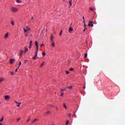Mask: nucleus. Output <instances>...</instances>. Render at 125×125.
<instances>
[{
  "label": "nucleus",
  "instance_id": "50",
  "mask_svg": "<svg viewBox=\"0 0 125 125\" xmlns=\"http://www.w3.org/2000/svg\"><path fill=\"white\" fill-rule=\"evenodd\" d=\"M83 19L84 20V16H83Z\"/></svg>",
  "mask_w": 125,
  "mask_h": 125
},
{
  "label": "nucleus",
  "instance_id": "26",
  "mask_svg": "<svg viewBox=\"0 0 125 125\" xmlns=\"http://www.w3.org/2000/svg\"><path fill=\"white\" fill-rule=\"evenodd\" d=\"M31 121V118H29L28 119L26 120L27 123H29Z\"/></svg>",
  "mask_w": 125,
  "mask_h": 125
},
{
  "label": "nucleus",
  "instance_id": "29",
  "mask_svg": "<svg viewBox=\"0 0 125 125\" xmlns=\"http://www.w3.org/2000/svg\"><path fill=\"white\" fill-rule=\"evenodd\" d=\"M42 56H45V52H43L42 53Z\"/></svg>",
  "mask_w": 125,
  "mask_h": 125
},
{
  "label": "nucleus",
  "instance_id": "3",
  "mask_svg": "<svg viewBox=\"0 0 125 125\" xmlns=\"http://www.w3.org/2000/svg\"><path fill=\"white\" fill-rule=\"evenodd\" d=\"M88 26H89V27H93V22L91 21H90Z\"/></svg>",
  "mask_w": 125,
  "mask_h": 125
},
{
  "label": "nucleus",
  "instance_id": "20",
  "mask_svg": "<svg viewBox=\"0 0 125 125\" xmlns=\"http://www.w3.org/2000/svg\"><path fill=\"white\" fill-rule=\"evenodd\" d=\"M63 106L65 109H67V106H66V103H63Z\"/></svg>",
  "mask_w": 125,
  "mask_h": 125
},
{
  "label": "nucleus",
  "instance_id": "30",
  "mask_svg": "<svg viewBox=\"0 0 125 125\" xmlns=\"http://www.w3.org/2000/svg\"><path fill=\"white\" fill-rule=\"evenodd\" d=\"M69 120H67V121H66V124H65V125H67L68 124H69Z\"/></svg>",
  "mask_w": 125,
  "mask_h": 125
},
{
  "label": "nucleus",
  "instance_id": "11",
  "mask_svg": "<svg viewBox=\"0 0 125 125\" xmlns=\"http://www.w3.org/2000/svg\"><path fill=\"white\" fill-rule=\"evenodd\" d=\"M53 39H54V36H53V35H51V42H53Z\"/></svg>",
  "mask_w": 125,
  "mask_h": 125
},
{
  "label": "nucleus",
  "instance_id": "31",
  "mask_svg": "<svg viewBox=\"0 0 125 125\" xmlns=\"http://www.w3.org/2000/svg\"><path fill=\"white\" fill-rule=\"evenodd\" d=\"M90 11H93V10H94V9H93L92 8H90Z\"/></svg>",
  "mask_w": 125,
  "mask_h": 125
},
{
  "label": "nucleus",
  "instance_id": "25",
  "mask_svg": "<svg viewBox=\"0 0 125 125\" xmlns=\"http://www.w3.org/2000/svg\"><path fill=\"white\" fill-rule=\"evenodd\" d=\"M33 20H34V17H32L31 19V22H32V23H34V21Z\"/></svg>",
  "mask_w": 125,
  "mask_h": 125
},
{
  "label": "nucleus",
  "instance_id": "27",
  "mask_svg": "<svg viewBox=\"0 0 125 125\" xmlns=\"http://www.w3.org/2000/svg\"><path fill=\"white\" fill-rule=\"evenodd\" d=\"M11 22V25H13V26L14 25V21H12Z\"/></svg>",
  "mask_w": 125,
  "mask_h": 125
},
{
  "label": "nucleus",
  "instance_id": "43",
  "mask_svg": "<svg viewBox=\"0 0 125 125\" xmlns=\"http://www.w3.org/2000/svg\"><path fill=\"white\" fill-rule=\"evenodd\" d=\"M69 70H70V71H73V70H74V68H70V69H69Z\"/></svg>",
  "mask_w": 125,
  "mask_h": 125
},
{
  "label": "nucleus",
  "instance_id": "39",
  "mask_svg": "<svg viewBox=\"0 0 125 125\" xmlns=\"http://www.w3.org/2000/svg\"><path fill=\"white\" fill-rule=\"evenodd\" d=\"M84 28H86V24L85 23L84 24Z\"/></svg>",
  "mask_w": 125,
  "mask_h": 125
},
{
  "label": "nucleus",
  "instance_id": "33",
  "mask_svg": "<svg viewBox=\"0 0 125 125\" xmlns=\"http://www.w3.org/2000/svg\"><path fill=\"white\" fill-rule=\"evenodd\" d=\"M44 64V62H43V63L41 64L40 67L42 68V66H43Z\"/></svg>",
  "mask_w": 125,
  "mask_h": 125
},
{
  "label": "nucleus",
  "instance_id": "5",
  "mask_svg": "<svg viewBox=\"0 0 125 125\" xmlns=\"http://www.w3.org/2000/svg\"><path fill=\"white\" fill-rule=\"evenodd\" d=\"M23 53H24V51L23 50H21L19 54L20 57H22V55H23Z\"/></svg>",
  "mask_w": 125,
  "mask_h": 125
},
{
  "label": "nucleus",
  "instance_id": "12",
  "mask_svg": "<svg viewBox=\"0 0 125 125\" xmlns=\"http://www.w3.org/2000/svg\"><path fill=\"white\" fill-rule=\"evenodd\" d=\"M28 48H27V47H25V50H24V51L23 52V53H26V52H27V51H28Z\"/></svg>",
  "mask_w": 125,
  "mask_h": 125
},
{
  "label": "nucleus",
  "instance_id": "32",
  "mask_svg": "<svg viewBox=\"0 0 125 125\" xmlns=\"http://www.w3.org/2000/svg\"><path fill=\"white\" fill-rule=\"evenodd\" d=\"M32 43H33V41H30V45H32Z\"/></svg>",
  "mask_w": 125,
  "mask_h": 125
},
{
  "label": "nucleus",
  "instance_id": "52",
  "mask_svg": "<svg viewBox=\"0 0 125 125\" xmlns=\"http://www.w3.org/2000/svg\"><path fill=\"white\" fill-rule=\"evenodd\" d=\"M85 88V86H84V89Z\"/></svg>",
  "mask_w": 125,
  "mask_h": 125
},
{
  "label": "nucleus",
  "instance_id": "14",
  "mask_svg": "<svg viewBox=\"0 0 125 125\" xmlns=\"http://www.w3.org/2000/svg\"><path fill=\"white\" fill-rule=\"evenodd\" d=\"M37 57H38V55L36 54L35 56L33 58H32V59H33V60H35L36 58H37Z\"/></svg>",
  "mask_w": 125,
  "mask_h": 125
},
{
  "label": "nucleus",
  "instance_id": "46",
  "mask_svg": "<svg viewBox=\"0 0 125 125\" xmlns=\"http://www.w3.org/2000/svg\"><path fill=\"white\" fill-rule=\"evenodd\" d=\"M68 117H71V114L70 113L68 114Z\"/></svg>",
  "mask_w": 125,
  "mask_h": 125
},
{
  "label": "nucleus",
  "instance_id": "1",
  "mask_svg": "<svg viewBox=\"0 0 125 125\" xmlns=\"http://www.w3.org/2000/svg\"><path fill=\"white\" fill-rule=\"evenodd\" d=\"M11 10L13 12H17L18 11V9L17 8H15L14 7H12L11 8Z\"/></svg>",
  "mask_w": 125,
  "mask_h": 125
},
{
  "label": "nucleus",
  "instance_id": "47",
  "mask_svg": "<svg viewBox=\"0 0 125 125\" xmlns=\"http://www.w3.org/2000/svg\"><path fill=\"white\" fill-rule=\"evenodd\" d=\"M17 71H18V67L17 69H16V72H17Z\"/></svg>",
  "mask_w": 125,
  "mask_h": 125
},
{
  "label": "nucleus",
  "instance_id": "37",
  "mask_svg": "<svg viewBox=\"0 0 125 125\" xmlns=\"http://www.w3.org/2000/svg\"><path fill=\"white\" fill-rule=\"evenodd\" d=\"M65 90H66V89H61V91H65Z\"/></svg>",
  "mask_w": 125,
  "mask_h": 125
},
{
  "label": "nucleus",
  "instance_id": "8",
  "mask_svg": "<svg viewBox=\"0 0 125 125\" xmlns=\"http://www.w3.org/2000/svg\"><path fill=\"white\" fill-rule=\"evenodd\" d=\"M15 102L16 104H17V107H20V104H22V103H18L17 101H15Z\"/></svg>",
  "mask_w": 125,
  "mask_h": 125
},
{
  "label": "nucleus",
  "instance_id": "2",
  "mask_svg": "<svg viewBox=\"0 0 125 125\" xmlns=\"http://www.w3.org/2000/svg\"><path fill=\"white\" fill-rule=\"evenodd\" d=\"M23 31L24 33H27L28 32H30V31H31V29H30L28 26H27L26 28H23Z\"/></svg>",
  "mask_w": 125,
  "mask_h": 125
},
{
  "label": "nucleus",
  "instance_id": "40",
  "mask_svg": "<svg viewBox=\"0 0 125 125\" xmlns=\"http://www.w3.org/2000/svg\"><path fill=\"white\" fill-rule=\"evenodd\" d=\"M66 75H68V74H70L69 71H66Z\"/></svg>",
  "mask_w": 125,
  "mask_h": 125
},
{
  "label": "nucleus",
  "instance_id": "41",
  "mask_svg": "<svg viewBox=\"0 0 125 125\" xmlns=\"http://www.w3.org/2000/svg\"><path fill=\"white\" fill-rule=\"evenodd\" d=\"M63 95H64V93H62V94H61V96H63Z\"/></svg>",
  "mask_w": 125,
  "mask_h": 125
},
{
  "label": "nucleus",
  "instance_id": "49",
  "mask_svg": "<svg viewBox=\"0 0 125 125\" xmlns=\"http://www.w3.org/2000/svg\"><path fill=\"white\" fill-rule=\"evenodd\" d=\"M26 37H28V34H25Z\"/></svg>",
  "mask_w": 125,
  "mask_h": 125
},
{
  "label": "nucleus",
  "instance_id": "53",
  "mask_svg": "<svg viewBox=\"0 0 125 125\" xmlns=\"http://www.w3.org/2000/svg\"><path fill=\"white\" fill-rule=\"evenodd\" d=\"M0 104H1V102H0Z\"/></svg>",
  "mask_w": 125,
  "mask_h": 125
},
{
  "label": "nucleus",
  "instance_id": "19",
  "mask_svg": "<svg viewBox=\"0 0 125 125\" xmlns=\"http://www.w3.org/2000/svg\"><path fill=\"white\" fill-rule=\"evenodd\" d=\"M39 51V47L36 48V54L38 55V52Z\"/></svg>",
  "mask_w": 125,
  "mask_h": 125
},
{
  "label": "nucleus",
  "instance_id": "38",
  "mask_svg": "<svg viewBox=\"0 0 125 125\" xmlns=\"http://www.w3.org/2000/svg\"><path fill=\"white\" fill-rule=\"evenodd\" d=\"M84 57L85 58H86V57H87V54H85Z\"/></svg>",
  "mask_w": 125,
  "mask_h": 125
},
{
  "label": "nucleus",
  "instance_id": "13",
  "mask_svg": "<svg viewBox=\"0 0 125 125\" xmlns=\"http://www.w3.org/2000/svg\"><path fill=\"white\" fill-rule=\"evenodd\" d=\"M51 45L52 46H53V47H54L55 46V43H54V42H52Z\"/></svg>",
  "mask_w": 125,
  "mask_h": 125
},
{
  "label": "nucleus",
  "instance_id": "48",
  "mask_svg": "<svg viewBox=\"0 0 125 125\" xmlns=\"http://www.w3.org/2000/svg\"><path fill=\"white\" fill-rule=\"evenodd\" d=\"M50 106L51 107H54V106H53V105H51V104H50Z\"/></svg>",
  "mask_w": 125,
  "mask_h": 125
},
{
  "label": "nucleus",
  "instance_id": "34",
  "mask_svg": "<svg viewBox=\"0 0 125 125\" xmlns=\"http://www.w3.org/2000/svg\"><path fill=\"white\" fill-rule=\"evenodd\" d=\"M41 47H42V46H44V44H42L40 45Z\"/></svg>",
  "mask_w": 125,
  "mask_h": 125
},
{
  "label": "nucleus",
  "instance_id": "21",
  "mask_svg": "<svg viewBox=\"0 0 125 125\" xmlns=\"http://www.w3.org/2000/svg\"><path fill=\"white\" fill-rule=\"evenodd\" d=\"M50 114V111L48 110L45 113V115H49Z\"/></svg>",
  "mask_w": 125,
  "mask_h": 125
},
{
  "label": "nucleus",
  "instance_id": "42",
  "mask_svg": "<svg viewBox=\"0 0 125 125\" xmlns=\"http://www.w3.org/2000/svg\"><path fill=\"white\" fill-rule=\"evenodd\" d=\"M83 24H85V19L83 20Z\"/></svg>",
  "mask_w": 125,
  "mask_h": 125
},
{
  "label": "nucleus",
  "instance_id": "51",
  "mask_svg": "<svg viewBox=\"0 0 125 125\" xmlns=\"http://www.w3.org/2000/svg\"><path fill=\"white\" fill-rule=\"evenodd\" d=\"M0 125H2V124H1V123H0Z\"/></svg>",
  "mask_w": 125,
  "mask_h": 125
},
{
  "label": "nucleus",
  "instance_id": "10",
  "mask_svg": "<svg viewBox=\"0 0 125 125\" xmlns=\"http://www.w3.org/2000/svg\"><path fill=\"white\" fill-rule=\"evenodd\" d=\"M35 46L36 48L39 47V44L38 43V41H35Z\"/></svg>",
  "mask_w": 125,
  "mask_h": 125
},
{
  "label": "nucleus",
  "instance_id": "18",
  "mask_svg": "<svg viewBox=\"0 0 125 125\" xmlns=\"http://www.w3.org/2000/svg\"><path fill=\"white\" fill-rule=\"evenodd\" d=\"M72 31H73V28H72V27H69V33H71V32H72Z\"/></svg>",
  "mask_w": 125,
  "mask_h": 125
},
{
  "label": "nucleus",
  "instance_id": "17",
  "mask_svg": "<svg viewBox=\"0 0 125 125\" xmlns=\"http://www.w3.org/2000/svg\"><path fill=\"white\" fill-rule=\"evenodd\" d=\"M37 121H39V119H35L34 120H33L32 121V124H34V123L36 122H37Z\"/></svg>",
  "mask_w": 125,
  "mask_h": 125
},
{
  "label": "nucleus",
  "instance_id": "22",
  "mask_svg": "<svg viewBox=\"0 0 125 125\" xmlns=\"http://www.w3.org/2000/svg\"><path fill=\"white\" fill-rule=\"evenodd\" d=\"M66 88H68L69 89H72L73 88V86L67 87Z\"/></svg>",
  "mask_w": 125,
  "mask_h": 125
},
{
  "label": "nucleus",
  "instance_id": "6",
  "mask_svg": "<svg viewBox=\"0 0 125 125\" xmlns=\"http://www.w3.org/2000/svg\"><path fill=\"white\" fill-rule=\"evenodd\" d=\"M14 62H15V59H12L10 60V64H13V63H14Z\"/></svg>",
  "mask_w": 125,
  "mask_h": 125
},
{
  "label": "nucleus",
  "instance_id": "35",
  "mask_svg": "<svg viewBox=\"0 0 125 125\" xmlns=\"http://www.w3.org/2000/svg\"><path fill=\"white\" fill-rule=\"evenodd\" d=\"M20 120H21V119L20 118H19L17 119V122H19V121H20Z\"/></svg>",
  "mask_w": 125,
  "mask_h": 125
},
{
  "label": "nucleus",
  "instance_id": "4",
  "mask_svg": "<svg viewBox=\"0 0 125 125\" xmlns=\"http://www.w3.org/2000/svg\"><path fill=\"white\" fill-rule=\"evenodd\" d=\"M5 100H7V101H8L9 99H10V96L8 95H6L4 96Z\"/></svg>",
  "mask_w": 125,
  "mask_h": 125
},
{
  "label": "nucleus",
  "instance_id": "24",
  "mask_svg": "<svg viewBox=\"0 0 125 125\" xmlns=\"http://www.w3.org/2000/svg\"><path fill=\"white\" fill-rule=\"evenodd\" d=\"M10 75H11V76H14V75H15L14 72L13 71L11 72Z\"/></svg>",
  "mask_w": 125,
  "mask_h": 125
},
{
  "label": "nucleus",
  "instance_id": "16",
  "mask_svg": "<svg viewBox=\"0 0 125 125\" xmlns=\"http://www.w3.org/2000/svg\"><path fill=\"white\" fill-rule=\"evenodd\" d=\"M16 0V2H17V3H21V2H22V1L20 0Z\"/></svg>",
  "mask_w": 125,
  "mask_h": 125
},
{
  "label": "nucleus",
  "instance_id": "7",
  "mask_svg": "<svg viewBox=\"0 0 125 125\" xmlns=\"http://www.w3.org/2000/svg\"><path fill=\"white\" fill-rule=\"evenodd\" d=\"M9 35V33L7 32L6 33L5 35L4 36V39H7L8 38V35Z\"/></svg>",
  "mask_w": 125,
  "mask_h": 125
},
{
  "label": "nucleus",
  "instance_id": "15",
  "mask_svg": "<svg viewBox=\"0 0 125 125\" xmlns=\"http://www.w3.org/2000/svg\"><path fill=\"white\" fill-rule=\"evenodd\" d=\"M4 119V117L2 116L1 120H0V123H2V122H3Z\"/></svg>",
  "mask_w": 125,
  "mask_h": 125
},
{
  "label": "nucleus",
  "instance_id": "23",
  "mask_svg": "<svg viewBox=\"0 0 125 125\" xmlns=\"http://www.w3.org/2000/svg\"><path fill=\"white\" fill-rule=\"evenodd\" d=\"M69 4L70 7L71 6V5H72V0H70L69 1Z\"/></svg>",
  "mask_w": 125,
  "mask_h": 125
},
{
  "label": "nucleus",
  "instance_id": "36",
  "mask_svg": "<svg viewBox=\"0 0 125 125\" xmlns=\"http://www.w3.org/2000/svg\"><path fill=\"white\" fill-rule=\"evenodd\" d=\"M62 31L61 30V32H60V36H62Z\"/></svg>",
  "mask_w": 125,
  "mask_h": 125
},
{
  "label": "nucleus",
  "instance_id": "9",
  "mask_svg": "<svg viewBox=\"0 0 125 125\" xmlns=\"http://www.w3.org/2000/svg\"><path fill=\"white\" fill-rule=\"evenodd\" d=\"M4 81V78L3 77L0 78V83H1Z\"/></svg>",
  "mask_w": 125,
  "mask_h": 125
},
{
  "label": "nucleus",
  "instance_id": "45",
  "mask_svg": "<svg viewBox=\"0 0 125 125\" xmlns=\"http://www.w3.org/2000/svg\"><path fill=\"white\" fill-rule=\"evenodd\" d=\"M32 47V45H30L29 46V48H31Z\"/></svg>",
  "mask_w": 125,
  "mask_h": 125
},
{
  "label": "nucleus",
  "instance_id": "44",
  "mask_svg": "<svg viewBox=\"0 0 125 125\" xmlns=\"http://www.w3.org/2000/svg\"><path fill=\"white\" fill-rule=\"evenodd\" d=\"M86 28H84V29L83 30V32H85L86 30Z\"/></svg>",
  "mask_w": 125,
  "mask_h": 125
},
{
  "label": "nucleus",
  "instance_id": "28",
  "mask_svg": "<svg viewBox=\"0 0 125 125\" xmlns=\"http://www.w3.org/2000/svg\"><path fill=\"white\" fill-rule=\"evenodd\" d=\"M21 64H22V62H21V61H20V63H19V65L18 67V69H19V67H20V66H21Z\"/></svg>",
  "mask_w": 125,
  "mask_h": 125
}]
</instances>
